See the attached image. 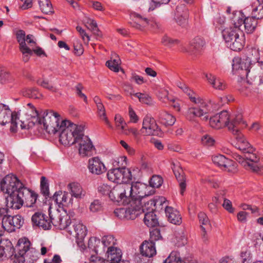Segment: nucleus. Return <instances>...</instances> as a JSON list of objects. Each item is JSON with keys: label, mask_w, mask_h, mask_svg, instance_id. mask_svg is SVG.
<instances>
[{"label": "nucleus", "mask_w": 263, "mask_h": 263, "mask_svg": "<svg viewBox=\"0 0 263 263\" xmlns=\"http://www.w3.org/2000/svg\"><path fill=\"white\" fill-rule=\"evenodd\" d=\"M1 190L8 194V206H0V221L3 225L10 214L8 206L19 210L25 203L27 207H32L36 203L38 195L30 190L12 174L6 175L1 181Z\"/></svg>", "instance_id": "obj_1"}, {"label": "nucleus", "mask_w": 263, "mask_h": 263, "mask_svg": "<svg viewBox=\"0 0 263 263\" xmlns=\"http://www.w3.org/2000/svg\"><path fill=\"white\" fill-rule=\"evenodd\" d=\"M26 109L27 120H19L22 129H29L37 124L47 133H53L56 131L58 121L55 115L57 112L52 110H45L43 114H39L31 103L27 104Z\"/></svg>", "instance_id": "obj_2"}, {"label": "nucleus", "mask_w": 263, "mask_h": 263, "mask_svg": "<svg viewBox=\"0 0 263 263\" xmlns=\"http://www.w3.org/2000/svg\"><path fill=\"white\" fill-rule=\"evenodd\" d=\"M250 61H248L245 57L241 59H234L233 60L232 71L234 74L238 76V90L243 92L245 95H248L250 85L252 84L255 79L254 72L251 70Z\"/></svg>", "instance_id": "obj_3"}, {"label": "nucleus", "mask_w": 263, "mask_h": 263, "mask_svg": "<svg viewBox=\"0 0 263 263\" xmlns=\"http://www.w3.org/2000/svg\"><path fill=\"white\" fill-rule=\"evenodd\" d=\"M58 121L57 122V126L56 131L53 133H48L49 134H55L59 130L61 132L59 136L60 142L65 145H72L76 143L77 141V137L82 135L83 127L81 125H77L71 123L67 120H61L60 115L57 112L55 115Z\"/></svg>", "instance_id": "obj_4"}, {"label": "nucleus", "mask_w": 263, "mask_h": 263, "mask_svg": "<svg viewBox=\"0 0 263 263\" xmlns=\"http://www.w3.org/2000/svg\"><path fill=\"white\" fill-rule=\"evenodd\" d=\"M210 124L213 128L220 129L227 126L230 132L232 133L237 132L239 126L246 127V122L243 120L242 116L239 114L235 117H231L227 110H223L210 119Z\"/></svg>", "instance_id": "obj_5"}, {"label": "nucleus", "mask_w": 263, "mask_h": 263, "mask_svg": "<svg viewBox=\"0 0 263 263\" xmlns=\"http://www.w3.org/2000/svg\"><path fill=\"white\" fill-rule=\"evenodd\" d=\"M223 39L227 46L234 51H239L245 44L244 33L234 21L232 26L226 28L222 31Z\"/></svg>", "instance_id": "obj_6"}, {"label": "nucleus", "mask_w": 263, "mask_h": 263, "mask_svg": "<svg viewBox=\"0 0 263 263\" xmlns=\"http://www.w3.org/2000/svg\"><path fill=\"white\" fill-rule=\"evenodd\" d=\"M244 127L239 126L237 128L238 132L236 133H233V135L236 136V143L235 147L243 152L244 154L243 158L249 161L256 162L258 161V158L256 153L255 149L251 145L240 132V129Z\"/></svg>", "instance_id": "obj_7"}, {"label": "nucleus", "mask_w": 263, "mask_h": 263, "mask_svg": "<svg viewBox=\"0 0 263 263\" xmlns=\"http://www.w3.org/2000/svg\"><path fill=\"white\" fill-rule=\"evenodd\" d=\"M190 100L197 105L188 109L186 114L187 119L191 121H194L195 117H203V120L206 121L208 118L205 115L210 110L208 104L202 99L196 97H191Z\"/></svg>", "instance_id": "obj_8"}, {"label": "nucleus", "mask_w": 263, "mask_h": 263, "mask_svg": "<svg viewBox=\"0 0 263 263\" xmlns=\"http://www.w3.org/2000/svg\"><path fill=\"white\" fill-rule=\"evenodd\" d=\"M19 115L18 112L11 111L8 106L0 104V124L10 123V129L12 132H16Z\"/></svg>", "instance_id": "obj_9"}, {"label": "nucleus", "mask_w": 263, "mask_h": 263, "mask_svg": "<svg viewBox=\"0 0 263 263\" xmlns=\"http://www.w3.org/2000/svg\"><path fill=\"white\" fill-rule=\"evenodd\" d=\"M115 215L121 219L133 220L141 214L140 202H130L128 208L116 209Z\"/></svg>", "instance_id": "obj_10"}, {"label": "nucleus", "mask_w": 263, "mask_h": 263, "mask_svg": "<svg viewBox=\"0 0 263 263\" xmlns=\"http://www.w3.org/2000/svg\"><path fill=\"white\" fill-rule=\"evenodd\" d=\"M107 176L110 181L118 184L128 183L132 179L130 171L126 168H114L109 170Z\"/></svg>", "instance_id": "obj_11"}, {"label": "nucleus", "mask_w": 263, "mask_h": 263, "mask_svg": "<svg viewBox=\"0 0 263 263\" xmlns=\"http://www.w3.org/2000/svg\"><path fill=\"white\" fill-rule=\"evenodd\" d=\"M156 204L154 200H149L143 206H141V214L144 213L143 221L145 225L149 228H154L159 224L156 215L154 212V207Z\"/></svg>", "instance_id": "obj_12"}, {"label": "nucleus", "mask_w": 263, "mask_h": 263, "mask_svg": "<svg viewBox=\"0 0 263 263\" xmlns=\"http://www.w3.org/2000/svg\"><path fill=\"white\" fill-rule=\"evenodd\" d=\"M77 140L76 143L79 144V152L82 157L90 156L92 155L93 152L95 149L91 140L88 136L84 135L83 130L82 135L77 137Z\"/></svg>", "instance_id": "obj_13"}, {"label": "nucleus", "mask_w": 263, "mask_h": 263, "mask_svg": "<svg viewBox=\"0 0 263 263\" xmlns=\"http://www.w3.org/2000/svg\"><path fill=\"white\" fill-rule=\"evenodd\" d=\"M146 189L147 187L145 184L140 182H137L132 184H129L128 195L132 198L130 202H136L137 200H138L140 202V206H142V199L147 196L146 192Z\"/></svg>", "instance_id": "obj_14"}, {"label": "nucleus", "mask_w": 263, "mask_h": 263, "mask_svg": "<svg viewBox=\"0 0 263 263\" xmlns=\"http://www.w3.org/2000/svg\"><path fill=\"white\" fill-rule=\"evenodd\" d=\"M129 190V184H118L111 189L109 197L111 200L118 202L122 200L124 201L127 197H129L128 195Z\"/></svg>", "instance_id": "obj_15"}, {"label": "nucleus", "mask_w": 263, "mask_h": 263, "mask_svg": "<svg viewBox=\"0 0 263 263\" xmlns=\"http://www.w3.org/2000/svg\"><path fill=\"white\" fill-rule=\"evenodd\" d=\"M160 132L157 124L154 118L145 116L143 120L142 127L140 130L144 135H158Z\"/></svg>", "instance_id": "obj_16"}, {"label": "nucleus", "mask_w": 263, "mask_h": 263, "mask_svg": "<svg viewBox=\"0 0 263 263\" xmlns=\"http://www.w3.org/2000/svg\"><path fill=\"white\" fill-rule=\"evenodd\" d=\"M130 18L132 20L130 23L132 26L139 30H142L148 25L154 27L157 24L155 21L135 12L131 13Z\"/></svg>", "instance_id": "obj_17"}, {"label": "nucleus", "mask_w": 263, "mask_h": 263, "mask_svg": "<svg viewBox=\"0 0 263 263\" xmlns=\"http://www.w3.org/2000/svg\"><path fill=\"white\" fill-rule=\"evenodd\" d=\"M24 223V219L21 215L17 214L11 216L9 214L2 226L7 231L12 232L16 229H20Z\"/></svg>", "instance_id": "obj_18"}, {"label": "nucleus", "mask_w": 263, "mask_h": 263, "mask_svg": "<svg viewBox=\"0 0 263 263\" xmlns=\"http://www.w3.org/2000/svg\"><path fill=\"white\" fill-rule=\"evenodd\" d=\"M15 35L17 41L19 44L20 51L28 52L30 50L27 43L30 45V46L36 44L33 40V36L32 34H28L26 36L25 32L23 30H17Z\"/></svg>", "instance_id": "obj_19"}, {"label": "nucleus", "mask_w": 263, "mask_h": 263, "mask_svg": "<svg viewBox=\"0 0 263 263\" xmlns=\"http://www.w3.org/2000/svg\"><path fill=\"white\" fill-rule=\"evenodd\" d=\"M31 243L27 238L24 237L18 240L17 242V253L13 254L11 257L12 263H14L15 260H18L21 257L23 259V263L25 262V255L32 248L30 247Z\"/></svg>", "instance_id": "obj_20"}, {"label": "nucleus", "mask_w": 263, "mask_h": 263, "mask_svg": "<svg viewBox=\"0 0 263 263\" xmlns=\"http://www.w3.org/2000/svg\"><path fill=\"white\" fill-rule=\"evenodd\" d=\"M52 200L58 205L59 208L71 206L73 199L69 193L59 191L56 192L52 196Z\"/></svg>", "instance_id": "obj_21"}, {"label": "nucleus", "mask_w": 263, "mask_h": 263, "mask_svg": "<svg viewBox=\"0 0 263 263\" xmlns=\"http://www.w3.org/2000/svg\"><path fill=\"white\" fill-rule=\"evenodd\" d=\"M234 159L240 163L242 166L247 169H250L254 173H258L263 168V165L259 163V157L258 156V160L256 162L250 161L251 163L247 161V159L242 156L235 154L234 155Z\"/></svg>", "instance_id": "obj_22"}, {"label": "nucleus", "mask_w": 263, "mask_h": 263, "mask_svg": "<svg viewBox=\"0 0 263 263\" xmlns=\"http://www.w3.org/2000/svg\"><path fill=\"white\" fill-rule=\"evenodd\" d=\"M205 41L201 36H196L191 40L190 43L189 49L185 47L182 48V51L188 52L190 54H195L199 52L205 45Z\"/></svg>", "instance_id": "obj_23"}, {"label": "nucleus", "mask_w": 263, "mask_h": 263, "mask_svg": "<svg viewBox=\"0 0 263 263\" xmlns=\"http://www.w3.org/2000/svg\"><path fill=\"white\" fill-rule=\"evenodd\" d=\"M88 168L90 173L96 175L102 174L106 171L104 163L97 157L89 160Z\"/></svg>", "instance_id": "obj_24"}, {"label": "nucleus", "mask_w": 263, "mask_h": 263, "mask_svg": "<svg viewBox=\"0 0 263 263\" xmlns=\"http://www.w3.org/2000/svg\"><path fill=\"white\" fill-rule=\"evenodd\" d=\"M236 23L238 25L239 28H241V27L243 25L246 32L247 33H251L255 30L256 27L257 20L252 16L246 17L245 19L240 18V16Z\"/></svg>", "instance_id": "obj_25"}, {"label": "nucleus", "mask_w": 263, "mask_h": 263, "mask_svg": "<svg viewBox=\"0 0 263 263\" xmlns=\"http://www.w3.org/2000/svg\"><path fill=\"white\" fill-rule=\"evenodd\" d=\"M14 249L11 242L8 239H3L0 242V259L4 257H9L11 259Z\"/></svg>", "instance_id": "obj_26"}, {"label": "nucleus", "mask_w": 263, "mask_h": 263, "mask_svg": "<svg viewBox=\"0 0 263 263\" xmlns=\"http://www.w3.org/2000/svg\"><path fill=\"white\" fill-rule=\"evenodd\" d=\"M107 261L110 263H120L122 257L121 250L115 247H110L107 248Z\"/></svg>", "instance_id": "obj_27"}, {"label": "nucleus", "mask_w": 263, "mask_h": 263, "mask_svg": "<svg viewBox=\"0 0 263 263\" xmlns=\"http://www.w3.org/2000/svg\"><path fill=\"white\" fill-rule=\"evenodd\" d=\"M166 216L168 221L174 224L179 225L181 222V217L179 212L171 206H166L165 209Z\"/></svg>", "instance_id": "obj_28"}, {"label": "nucleus", "mask_w": 263, "mask_h": 263, "mask_svg": "<svg viewBox=\"0 0 263 263\" xmlns=\"http://www.w3.org/2000/svg\"><path fill=\"white\" fill-rule=\"evenodd\" d=\"M155 117L158 118L160 122L165 126H172L176 121V118L173 116L163 110L156 112Z\"/></svg>", "instance_id": "obj_29"}, {"label": "nucleus", "mask_w": 263, "mask_h": 263, "mask_svg": "<svg viewBox=\"0 0 263 263\" xmlns=\"http://www.w3.org/2000/svg\"><path fill=\"white\" fill-rule=\"evenodd\" d=\"M140 252L142 256L147 257H153L156 254L155 242L146 241L143 242L140 247Z\"/></svg>", "instance_id": "obj_30"}, {"label": "nucleus", "mask_w": 263, "mask_h": 263, "mask_svg": "<svg viewBox=\"0 0 263 263\" xmlns=\"http://www.w3.org/2000/svg\"><path fill=\"white\" fill-rule=\"evenodd\" d=\"M67 189L70 192L69 194L71 195L72 198L81 199L85 195V191L83 189L82 186L78 183H71L68 184Z\"/></svg>", "instance_id": "obj_31"}, {"label": "nucleus", "mask_w": 263, "mask_h": 263, "mask_svg": "<svg viewBox=\"0 0 263 263\" xmlns=\"http://www.w3.org/2000/svg\"><path fill=\"white\" fill-rule=\"evenodd\" d=\"M76 237L79 244L82 242L87 235V230L86 227L81 223H76L73 225Z\"/></svg>", "instance_id": "obj_32"}, {"label": "nucleus", "mask_w": 263, "mask_h": 263, "mask_svg": "<svg viewBox=\"0 0 263 263\" xmlns=\"http://www.w3.org/2000/svg\"><path fill=\"white\" fill-rule=\"evenodd\" d=\"M205 77L209 83H210L215 89L223 90L226 88V84L224 83V81L219 78H217L212 74L207 73L205 74Z\"/></svg>", "instance_id": "obj_33"}, {"label": "nucleus", "mask_w": 263, "mask_h": 263, "mask_svg": "<svg viewBox=\"0 0 263 263\" xmlns=\"http://www.w3.org/2000/svg\"><path fill=\"white\" fill-rule=\"evenodd\" d=\"M174 175H175L177 179L179 182V186L180 188V193L183 195L184 191L186 188V183L185 182L184 177L183 176V173L182 170L178 167H174L173 168Z\"/></svg>", "instance_id": "obj_34"}, {"label": "nucleus", "mask_w": 263, "mask_h": 263, "mask_svg": "<svg viewBox=\"0 0 263 263\" xmlns=\"http://www.w3.org/2000/svg\"><path fill=\"white\" fill-rule=\"evenodd\" d=\"M120 64V60L119 57L116 53L112 54V57L110 60H108L106 63V65L110 69L115 72H118L119 70V65Z\"/></svg>", "instance_id": "obj_35"}, {"label": "nucleus", "mask_w": 263, "mask_h": 263, "mask_svg": "<svg viewBox=\"0 0 263 263\" xmlns=\"http://www.w3.org/2000/svg\"><path fill=\"white\" fill-rule=\"evenodd\" d=\"M199 221L200 223L201 224V228L202 231V236L203 237H205L206 235V231L205 228L203 227V226H206V227H210L211 224L209 220V218L205 213L203 212H200L198 215Z\"/></svg>", "instance_id": "obj_36"}, {"label": "nucleus", "mask_w": 263, "mask_h": 263, "mask_svg": "<svg viewBox=\"0 0 263 263\" xmlns=\"http://www.w3.org/2000/svg\"><path fill=\"white\" fill-rule=\"evenodd\" d=\"M128 87L131 90L130 91H128V95L130 96L133 95L132 88L129 86H128ZM133 95L137 97L139 101L142 103L149 105L152 102V99L148 94L137 92L133 94Z\"/></svg>", "instance_id": "obj_37"}, {"label": "nucleus", "mask_w": 263, "mask_h": 263, "mask_svg": "<svg viewBox=\"0 0 263 263\" xmlns=\"http://www.w3.org/2000/svg\"><path fill=\"white\" fill-rule=\"evenodd\" d=\"M248 55L245 57L250 63L253 65L258 62L259 60V52L258 49L252 48L248 50Z\"/></svg>", "instance_id": "obj_38"}, {"label": "nucleus", "mask_w": 263, "mask_h": 263, "mask_svg": "<svg viewBox=\"0 0 263 263\" xmlns=\"http://www.w3.org/2000/svg\"><path fill=\"white\" fill-rule=\"evenodd\" d=\"M22 93L24 96L32 99H40L42 96L38 89L35 87L25 89Z\"/></svg>", "instance_id": "obj_39"}, {"label": "nucleus", "mask_w": 263, "mask_h": 263, "mask_svg": "<svg viewBox=\"0 0 263 263\" xmlns=\"http://www.w3.org/2000/svg\"><path fill=\"white\" fill-rule=\"evenodd\" d=\"M163 263H186V262L181 259L180 253L178 252L174 251L171 253Z\"/></svg>", "instance_id": "obj_40"}, {"label": "nucleus", "mask_w": 263, "mask_h": 263, "mask_svg": "<svg viewBox=\"0 0 263 263\" xmlns=\"http://www.w3.org/2000/svg\"><path fill=\"white\" fill-rule=\"evenodd\" d=\"M62 214L58 211H57L53 214L49 213L50 220L51 221V224H52L54 227L60 226L62 228L64 225H61V220H62Z\"/></svg>", "instance_id": "obj_41"}, {"label": "nucleus", "mask_w": 263, "mask_h": 263, "mask_svg": "<svg viewBox=\"0 0 263 263\" xmlns=\"http://www.w3.org/2000/svg\"><path fill=\"white\" fill-rule=\"evenodd\" d=\"M97 107L98 109V115L102 120H104L105 123L108 126V127L112 129L113 127L110 123L108 121L107 118L106 116V112L105 107L102 103L97 105Z\"/></svg>", "instance_id": "obj_42"}, {"label": "nucleus", "mask_w": 263, "mask_h": 263, "mask_svg": "<svg viewBox=\"0 0 263 263\" xmlns=\"http://www.w3.org/2000/svg\"><path fill=\"white\" fill-rule=\"evenodd\" d=\"M41 192L46 198L49 197V189L48 180L45 177L42 176L41 178Z\"/></svg>", "instance_id": "obj_43"}, {"label": "nucleus", "mask_w": 263, "mask_h": 263, "mask_svg": "<svg viewBox=\"0 0 263 263\" xmlns=\"http://www.w3.org/2000/svg\"><path fill=\"white\" fill-rule=\"evenodd\" d=\"M41 11L46 14L52 12V5L49 0H42L39 2Z\"/></svg>", "instance_id": "obj_44"}, {"label": "nucleus", "mask_w": 263, "mask_h": 263, "mask_svg": "<svg viewBox=\"0 0 263 263\" xmlns=\"http://www.w3.org/2000/svg\"><path fill=\"white\" fill-rule=\"evenodd\" d=\"M62 220H61V225H64L63 228L60 226H57V228L60 230H66L70 235L72 234V232L69 230V226L71 223V220L70 216L66 213H64L62 216Z\"/></svg>", "instance_id": "obj_45"}, {"label": "nucleus", "mask_w": 263, "mask_h": 263, "mask_svg": "<svg viewBox=\"0 0 263 263\" xmlns=\"http://www.w3.org/2000/svg\"><path fill=\"white\" fill-rule=\"evenodd\" d=\"M229 159L222 155H218L213 156L212 161L214 164L219 167L224 168Z\"/></svg>", "instance_id": "obj_46"}, {"label": "nucleus", "mask_w": 263, "mask_h": 263, "mask_svg": "<svg viewBox=\"0 0 263 263\" xmlns=\"http://www.w3.org/2000/svg\"><path fill=\"white\" fill-rule=\"evenodd\" d=\"M112 165L116 168L126 167L127 165L126 157L121 156L116 158L112 161Z\"/></svg>", "instance_id": "obj_47"}, {"label": "nucleus", "mask_w": 263, "mask_h": 263, "mask_svg": "<svg viewBox=\"0 0 263 263\" xmlns=\"http://www.w3.org/2000/svg\"><path fill=\"white\" fill-rule=\"evenodd\" d=\"M252 16L256 20L263 17V4L259 3L257 6L252 9Z\"/></svg>", "instance_id": "obj_48"}, {"label": "nucleus", "mask_w": 263, "mask_h": 263, "mask_svg": "<svg viewBox=\"0 0 263 263\" xmlns=\"http://www.w3.org/2000/svg\"><path fill=\"white\" fill-rule=\"evenodd\" d=\"M116 240L112 235H107L104 236L102 239V243L104 247L108 248L110 247H114L116 243Z\"/></svg>", "instance_id": "obj_49"}, {"label": "nucleus", "mask_w": 263, "mask_h": 263, "mask_svg": "<svg viewBox=\"0 0 263 263\" xmlns=\"http://www.w3.org/2000/svg\"><path fill=\"white\" fill-rule=\"evenodd\" d=\"M37 83L42 87L47 89L51 92H55L57 91V88L45 80H38L37 81Z\"/></svg>", "instance_id": "obj_50"}, {"label": "nucleus", "mask_w": 263, "mask_h": 263, "mask_svg": "<svg viewBox=\"0 0 263 263\" xmlns=\"http://www.w3.org/2000/svg\"><path fill=\"white\" fill-rule=\"evenodd\" d=\"M162 183V178L158 175L153 176L149 181L150 185L153 187H159Z\"/></svg>", "instance_id": "obj_51"}, {"label": "nucleus", "mask_w": 263, "mask_h": 263, "mask_svg": "<svg viewBox=\"0 0 263 263\" xmlns=\"http://www.w3.org/2000/svg\"><path fill=\"white\" fill-rule=\"evenodd\" d=\"M201 144L205 146H213L215 143V140L210 135H205L201 138Z\"/></svg>", "instance_id": "obj_52"}, {"label": "nucleus", "mask_w": 263, "mask_h": 263, "mask_svg": "<svg viewBox=\"0 0 263 263\" xmlns=\"http://www.w3.org/2000/svg\"><path fill=\"white\" fill-rule=\"evenodd\" d=\"M237 164L235 162L229 159L223 168L229 172L235 173L237 171Z\"/></svg>", "instance_id": "obj_53"}, {"label": "nucleus", "mask_w": 263, "mask_h": 263, "mask_svg": "<svg viewBox=\"0 0 263 263\" xmlns=\"http://www.w3.org/2000/svg\"><path fill=\"white\" fill-rule=\"evenodd\" d=\"M116 126L118 129H123L124 127L126 125L124 119L119 114H117L115 117Z\"/></svg>", "instance_id": "obj_54"}, {"label": "nucleus", "mask_w": 263, "mask_h": 263, "mask_svg": "<svg viewBox=\"0 0 263 263\" xmlns=\"http://www.w3.org/2000/svg\"><path fill=\"white\" fill-rule=\"evenodd\" d=\"M111 188L107 184H102L98 187V192L99 194L103 195H108L110 194Z\"/></svg>", "instance_id": "obj_55"}, {"label": "nucleus", "mask_w": 263, "mask_h": 263, "mask_svg": "<svg viewBox=\"0 0 263 263\" xmlns=\"http://www.w3.org/2000/svg\"><path fill=\"white\" fill-rule=\"evenodd\" d=\"M177 85L189 96L190 99H191V97H196L194 93L184 83L181 82H178Z\"/></svg>", "instance_id": "obj_56"}, {"label": "nucleus", "mask_w": 263, "mask_h": 263, "mask_svg": "<svg viewBox=\"0 0 263 263\" xmlns=\"http://www.w3.org/2000/svg\"><path fill=\"white\" fill-rule=\"evenodd\" d=\"M39 252L32 248L25 255V259L26 258L30 259L31 261H35L39 258Z\"/></svg>", "instance_id": "obj_57"}, {"label": "nucleus", "mask_w": 263, "mask_h": 263, "mask_svg": "<svg viewBox=\"0 0 263 263\" xmlns=\"http://www.w3.org/2000/svg\"><path fill=\"white\" fill-rule=\"evenodd\" d=\"M43 216H44V214L39 212L35 213L33 215L31 218L32 223L40 227L41 224H43V223L41 222V220H42Z\"/></svg>", "instance_id": "obj_58"}, {"label": "nucleus", "mask_w": 263, "mask_h": 263, "mask_svg": "<svg viewBox=\"0 0 263 263\" xmlns=\"http://www.w3.org/2000/svg\"><path fill=\"white\" fill-rule=\"evenodd\" d=\"M100 243V240L96 237H91L88 242V246L89 248L94 250L96 253H97V247Z\"/></svg>", "instance_id": "obj_59"}, {"label": "nucleus", "mask_w": 263, "mask_h": 263, "mask_svg": "<svg viewBox=\"0 0 263 263\" xmlns=\"http://www.w3.org/2000/svg\"><path fill=\"white\" fill-rule=\"evenodd\" d=\"M102 209V203L99 200H95L91 203L89 209L92 212H97Z\"/></svg>", "instance_id": "obj_60"}, {"label": "nucleus", "mask_w": 263, "mask_h": 263, "mask_svg": "<svg viewBox=\"0 0 263 263\" xmlns=\"http://www.w3.org/2000/svg\"><path fill=\"white\" fill-rule=\"evenodd\" d=\"M161 43L165 46L171 47L173 45L178 43L177 40H173L167 35L162 37Z\"/></svg>", "instance_id": "obj_61"}, {"label": "nucleus", "mask_w": 263, "mask_h": 263, "mask_svg": "<svg viewBox=\"0 0 263 263\" xmlns=\"http://www.w3.org/2000/svg\"><path fill=\"white\" fill-rule=\"evenodd\" d=\"M227 13L229 15V17L230 18L235 22V20L239 19V17L241 15L240 12L233 11L232 12V9L230 7H228L226 10Z\"/></svg>", "instance_id": "obj_62"}, {"label": "nucleus", "mask_w": 263, "mask_h": 263, "mask_svg": "<svg viewBox=\"0 0 263 263\" xmlns=\"http://www.w3.org/2000/svg\"><path fill=\"white\" fill-rule=\"evenodd\" d=\"M41 222L43 223V224H41L40 227L44 230H49L51 229V224L50 218L49 219L48 217L45 214H44V216L42 218Z\"/></svg>", "instance_id": "obj_63"}, {"label": "nucleus", "mask_w": 263, "mask_h": 263, "mask_svg": "<svg viewBox=\"0 0 263 263\" xmlns=\"http://www.w3.org/2000/svg\"><path fill=\"white\" fill-rule=\"evenodd\" d=\"M41 222L43 223V224H41L40 227L44 230H49L51 229V224L50 218L49 219L48 217L45 214H44V216L42 218Z\"/></svg>", "instance_id": "obj_64"}]
</instances>
